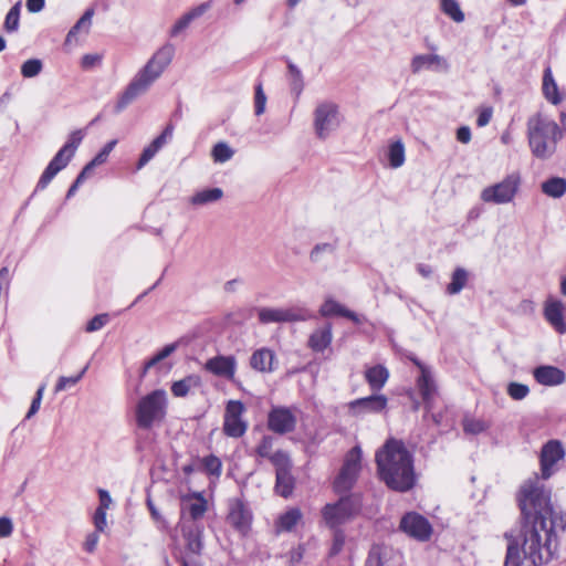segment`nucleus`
<instances>
[{"instance_id": "obj_20", "label": "nucleus", "mask_w": 566, "mask_h": 566, "mask_svg": "<svg viewBox=\"0 0 566 566\" xmlns=\"http://www.w3.org/2000/svg\"><path fill=\"white\" fill-rule=\"evenodd\" d=\"M416 386L424 403L426 411L430 412L433 408V401L437 395V385L431 369L422 370L417 378Z\"/></svg>"}, {"instance_id": "obj_2", "label": "nucleus", "mask_w": 566, "mask_h": 566, "mask_svg": "<svg viewBox=\"0 0 566 566\" xmlns=\"http://www.w3.org/2000/svg\"><path fill=\"white\" fill-rule=\"evenodd\" d=\"M380 479L398 492H407L415 485L412 455L401 441L390 439L376 453Z\"/></svg>"}, {"instance_id": "obj_25", "label": "nucleus", "mask_w": 566, "mask_h": 566, "mask_svg": "<svg viewBox=\"0 0 566 566\" xmlns=\"http://www.w3.org/2000/svg\"><path fill=\"white\" fill-rule=\"evenodd\" d=\"M274 354L269 348H260L255 350L250 358V366L261 373H271Z\"/></svg>"}, {"instance_id": "obj_44", "label": "nucleus", "mask_w": 566, "mask_h": 566, "mask_svg": "<svg viewBox=\"0 0 566 566\" xmlns=\"http://www.w3.org/2000/svg\"><path fill=\"white\" fill-rule=\"evenodd\" d=\"M177 348L176 344H168L163 347L155 356H153L144 365V373H147L151 367L157 365L159 361L164 360L168 356H170Z\"/></svg>"}, {"instance_id": "obj_15", "label": "nucleus", "mask_w": 566, "mask_h": 566, "mask_svg": "<svg viewBox=\"0 0 566 566\" xmlns=\"http://www.w3.org/2000/svg\"><path fill=\"white\" fill-rule=\"evenodd\" d=\"M203 368L206 371L222 377L228 380H233L237 370V359L234 356L218 355L208 359Z\"/></svg>"}, {"instance_id": "obj_13", "label": "nucleus", "mask_w": 566, "mask_h": 566, "mask_svg": "<svg viewBox=\"0 0 566 566\" xmlns=\"http://www.w3.org/2000/svg\"><path fill=\"white\" fill-rule=\"evenodd\" d=\"M296 423V416L287 407H273L268 415V428L277 434L294 431Z\"/></svg>"}, {"instance_id": "obj_61", "label": "nucleus", "mask_w": 566, "mask_h": 566, "mask_svg": "<svg viewBox=\"0 0 566 566\" xmlns=\"http://www.w3.org/2000/svg\"><path fill=\"white\" fill-rule=\"evenodd\" d=\"M191 23V20H190V17H188L187 14H184L178 21H176V23L172 25L171 30H170V35L171 36H176L178 35L181 31H184L185 29H187L189 27V24Z\"/></svg>"}, {"instance_id": "obj_51", "label": "nucleus", "mask_w": 566, "mask_h": 566, "mask_svg": "<svg viewBox=\"0 0 566 566\" xmlns=\"http://www.w3.org/2000/svg\"><path fill=\"white\" fill-rule=\"evenodd\" d=\"M202 465L207 473L214 475L217 478L220 476L222 464H221L220 459L217 458L216 455L211 454V455L205 457L202 459Z\"/></svg>"}, {"instance_id": "obj_55", "label": "nucleus", "mask_w": 566, "mask_h": 566, "mask_svg": "<svg viewBox=\"0 0 566 566\" xmlns=\"http://www.w3.org/2000/svg\"><path fill=\"white\" fill-rule=\"evenodd\" d=\"M109 321L108 314H98L95 315L88 323L86 324L85 331L87 333H93L102 329Z\"/></svg>"}, {"instance_id": "obj_10", "label": "nucleus", "mask_w": 566, "mask_h": 566, "mask_svg": "<svg viewBox=\"0 0 566 566\" xmlns=\"http://www.w3.org/2000/svg\"><path fill=\"white\" fill-rule=\"evenodd\" d=\"M245 411L244 405L240 400H230L226 406L223 432L231 438L242 437L248 429V422L242 416Z\"/></svg>"}, {"instance_id": "obj_50", "label": "nucleus", "mask_w": 566, "mask_h": 566, "mask_svg": "<svg viewBox=\"0 0 566 566\" xmlns=\"http://www.w3.org/2000/svg\"><path fill=\"white\" fill-rule=\"evenodd\" d=\"M266 95L263 91L262 83H258L254 88V113L256 116L265 112Z\"/></svg>"}, {"instance_id": "obj_24", "label": "nucleus", "mask_w": 566, "mask_h": 566, "mask_svg": "<svg viewBox=\"0 0 566 566\" xmlns=\"http://www.w3.org/2000/svg\"><path fill=\"white\" fill-rule=\"evenodd\" d=\"M332 340V325L326 324L311 334L308 338V347L314 352L321 353L331 345Z\"/></svg>"}, {"instance_id": "obj_32", "label": "nucleus", "mask_w": 566, "mask_h": 566, "mask_svg": "<svg viewBox=\"0 0 566 566\" xmlns=\"http://www.w3.org/2000/svg\"><path fill=\"white\" fill-rule=\"evenodd\" d=\"M543 93L547 101L554 105H557L562 102V97L558 94V87L552 75L551 69H546L544 72Z\"/></svg>"}, {"instance_id": "obj_30", "label": "nucleus", "mask_w": 566, "mask_h": 566, "mask_svg": "<svg viewBox=\"0 0 566 566\" xmlns=\"http://www.w3.org/2000/svg\"><path fill=\"white\" fill-rule=\"evenodd\" d=\"M468 280L469 272L464 268H455L451 275V282L446 287V293L449 295L459 294L467 285Z\"/></svg>"}, {"instance_id": "obj_16", "label": "nucleus", "mask_w": 566, "mask_h": 566, "mask_svg": "<svg viewBox=\"0 0 566 566\" xmlns=\"http://www.w3.org/2000/svg\"><path fill=\"white\" fill-rule=\"evenodd\" d=\"M73 157L74 156L69 154L66 149L61 148L42 172L36 184L35 190L45 189L49 186V184L53 180V178L69 165Z\"/></svg>"}, {"instance_id": "obj_62", "label": "nucleus", "mask_w": 566, "mask_h": 566, "mask_svg": "<svg viewBox=\"0 0 566 566\" xmlns=\"http://www.w3.org/2000/svg\"><path fill=\"white\" fill-rule=\"evenodd\" d=\"M13 532L11 518L7 516L0 517V538L9 537Z\"/></svg>"}, {"instance_id": "obj_47", "label": "nucleus", "mask_w": 566, "mask_h": 566, "mask_svg": "<svg viewBox=\"0 0 566 566\" xmlns=\"http://www.w3.org/2000/svg\"><path fill=\"white\" fill-rule=\"evenodd\" d=\"M385 553L381 546L374 545L369 553L368 557L365 562V566H386L385 562Z\"/></svg>"}, {"instance_id": "obj_49", "label": "nucleus", "mask_w": 566, "mask_h": 566, "mask_svg": "<svg viewBox=\"0 0 566 566\" xmlns=\"http://www.w3.org/2000/svg\"><path fill=\"white\" fill-rule=\"evenodd\" d=\"M507 395L514 400H523L530 394V388L527 385L521 382H510L507 385Z\"/></svg>"}, {"instance_id": "obj_14", "label": "nucleus", "mask_w": 566, "mask_h": 566, "mask_svg": "<svg viewBox=\"0 0 566 566\" xmlns=\"http://www.w3.org/2000/svg\"><path fill=\"white\" fill-rule=\"evenodd\" d=\"M565 304L553 296H548L544 302L543 315L546 322L558 334H566Z\"/></svg>"}, {"instance_id": "obj_56", "label": "nucleus", "mask_w": 566, "mask_h": 566, "mask_svg": "<svg viewBox=\"0 0 566 566\" xmlns=\"http://www.w3.org/2000/svg\"><path fill=\"white\" fill-rule=\"evenodd\" d=\"M92 170L93 169L90 166H87V165L84 166L82 171L77 175L74 182L69 188L67 193H66L67 199H70L71 197H73L75 195L78 187L84 182V180L87 178V176L91 174Z\"/></svg>"}, {"instance_id": "obj_23", "label": "nucleus", "mask_w": 566, "mask_h": 566, "mask_svg": "<svg viewBox=\"0 0 566 566\" xmlns=\"http://www.w3.org/2000/svg\"><path fill=\"white\" fill-rule=\"evenodd\" d=\"M448 64L443 57L438 54H419L411 60L412 73H419L423 69H447Z\"/></svg>"}, {"instance_id": "obj_42", "label": "nucleus", "mask_w": 566, "mask_h": 566, "mask_svg": "<svg viewBox=\"0 0 566 566\" xmlns=\"http://www.w3.org/2000/svg\"><path fill=\"white\" fill-rule=\"evenodd\" d=\"M21 1H18L7 13L4 29L8 32H14L19 29Z\"/></svg>"}, {"instance_id": "obj_53", "label": "nucleus", "mask_w": 566, "mask_h": 566, "mask_svg": "<svg viewBox=\"0 0 566 566\" xmlns=\"http://www.w3.org/2000/svg\"><path fill=\"white\" fill-rule=\"evenodd\" d=\"M84 138V132L82 129L74 130L70 137L69 140L64 144L62 149H66L69 154L72 156L75 155L76 149L81 145L82 140Z\"/></svg>"}, {"instance_id": "obj_27", "label": "nucleus", "mask_w": 566, "mask_h": 566, "mask_svg": "<svg viewBox=\"0 0 566 566\" xmlns=\"http://www.w3.org/2000/svg\"><path fill=\"white\" fill-rule=\"evenodd\" d=\"M388 377L389 373L387 368L381 365L373 366L365 371V379L375 391L380 390L385 386Z\"/></svg>"}, {"instance_id": "obj_37", "label": "nucleus", "mask_w": 566, "mask_h": 566, "mask_svg": "<svg viewBox=\"0 0 566 566\" xmlns=\"http://www.w3.org/2000/svg\"><path fill=\"white\" fill-rule=\"evenodd\" d=\"M388 159L391 168H399L403 165L405 146L401 140H396L389 145Z\"/></svg>"}, {"instance_id": "obj_41", "label": "nucleus", "mask_w": 566, "mask_h": 566, "mask_svg": "<svg viewBox=\"0 0 566 566\" xmlns=\"http://www.w3.org/2000/svg\"><path fill=\"white\" fill-rule=\"evenodd\" d=\"M346 307L340 303L336 302L333 298H327L319 308V314L324 317L329 316H342L344 317V313Z\"/></svg>"}, {"instance_id": "obj_36", "label": "nucleus", "mask_w": 566, "mask_h": 566, "mask_svg": "<svg viewBox=\"0 0 566 566\" xmlns=\"http://www.w3.org/2000/svg\"><path fill=\"white\" fill-rule=\"evenodd\" d=\"M234 149L226 142H218L211 149V157L217 164H224L232 159Z\"/></svg>"}, {"instance_id": "obj_52", "label": "nucleus", "mask_w": 566, "mask_h": 566, "mask_svg": "<svg viewBox=\"0 0 566 566\" xmlns=\"http://www.w3.org/2000/svg\"><path fill=\"white\" fill-rule=\"evenodd\" d=\"M463 430L469 434H479L486 430V424L483 420L474 419V418H464L463 419Z\"/></svg>"}, {"instance_id": "obj_1", "label": "nucleus", "mask_w": 566, "mask_h": 566, "mask_svg": "<svg viewBox=\"0 0 566 566\" xmlns=\"http://www.w3.org/2000/svg\"><path fill=\"white\" fill-rule=\"evenodd\" d=\"M521 527L517 534L506 532L504 566H532L548 563L557 549V532L566 528V514L557 512L551 501V491L536 476L523 484L518 494Z\"/></svg>"}, {"instance_id": "obj_38", "label": "nucleus", "mask_w": 566, "mask_h": 566, "mask_svg": "<svg viewBox=\"0 0 566 566\" xmlns=\"http://www.w3.org/2000/svg\"><path fill=\"white\" fill-rule=\"evenodd\" d=\"M441 11L452 19L457 23H461L464 21V13L460 8V4L457 0H441L440 1Z\"/></svg>"}, {"instance_id": "obj_21", "label": "nucleus", "mask_w": 566, "mask_h": 566, "mask_svg": "<svg viewBox=\"0 0 566 566\" xmlns=\"http://www.w3.org/2000/svg\"><path fill=\"white\" fill-rule=\"evenodd\" d=\"M388 399L384 395H371L359 398L349 403L355 415L378 413L387 407Z\"/></svg>"}, {"instance_id": "obj_22", "label": "nucleus", "mask_w": 566, "mask_h": 566, "mask_svg": "<svg viewBox=\"0 0 566 566\" xmlns=\"http://www.w3.org/2000/svg\"><path fill=\"white\" fill-rule=\"evenodd\" d=\"M182 536L186 541L188 552L200 555L203 548L202 533L203 527L196 523H184L181 527Z\"/></svg>"}, {"instance_id": "obj_6", "label": "nucleus", "mask_w": 566, "mask_h": 566, "mask_svg": "<svg viewBox=\"0 0 566 566\" xmlns=\"http://www.w3.org/2000/svg\"><path fill=\"white\" fill-rule=\"evenodd\" d=\"M361 496L357 493L342 496L336 503H328L322 510V517L329 528H339L361 510Z\"/></svg>"}, {"instance_id": "obj_28", "label": "nucleus", "mask_w": 566, "mask_h": 566, "mask_svg": "<svg viewBox=\"0 0 566 566\" xmlns=\"http://www.w3.org/2000/svg\"><path fill=\"white\" fill-rule=\"evenodd\" d=\"M223 197V190L221 188H207L197 191L189 198V202L195 207H201L219 201Z\"/></svg>"}, {"instance_id": "obj_29", "label": "nucleus", "mask_w": 566, "mask_h": 566, "mask_svg": "<svg viewBox=\"0 0 566 566\" xmlns=\"http://www.w3.org/2000/svg\"><path fill=\"white\" fill-rule=\"evenodd\" d=\"M201 386V378L198 375H189L171 385V392L175 397H186L190 389Z\"/></svg>"}, {"instance_id": "obj_9", "label": "nucleus", "mask_w": 566, "mask_h": 566, "mask_svg": "<svg viewBox=\"0 0 566 566\" xmlns=\"http://www.w3.org/2000/svg\"><path fill=\"white\" fill-rule=\"evenodd\" d=\"M338 106L332 102H325L315 108L314 129L319 139H325L340 124Z\"/></svg>"}, {"instance_id": "obj_60", "label": "nucleus", "mask_w": 566, "mask_h": 566, "mask_svg": "<svg viewBox=\"0 0 566 566\" xmlns=\"http://www.w3.org/2000/svg\"><path fill=\"white\" fill-rule=\"evenodd\" d=\"M158 153V150L156 148H154L151 146V144H149L147 147L144 148L139 159H138V163H137V169H140L143 168L146 164H148L154 157L155 155Z\"/></svg>"}, {"instance_id": "obj_46", "label": "nucleus", "mask_w": 566, "mask_h": 566, "mask_svg": "<svg viewBox=\"0 0 566 566\" xmlns=\"http://www.w3.org/2000/svg\"><path fill=\"white\" fill-rule=\"evenodd\" d=\"M116 144H117L116 139H113V140L108 142L101 149V151H98L96 154V156L86 165L90 166L92 169H94L96 166H99V165H103L104 163H106L109 154L112 153V150L114 149Z\"/></svg>"}, {"instance_id": "obj_48", "label": "nucleus", "mask_w": 566, "mask_h": 566, "mask_svg": "<svg viewBox=\"0 0 566 566\" xmlns=\"http://www.w3.org/2000/svg\"><path fill=\"white\" fill-rule=\"evenodd\" d=\"M336 250V247L333 243L324 242L316 244L311 253H310V260L314 263H317L322 260V255L327 253L332 254Z\"/></svg>"}, {"instance_id": "obj_31", "label": "nucleus", "mask_w": 566, "mask_h": 566, "mask_svg": "<svg viewBox=\"0 0 566 566\" xmlns=\"http://www.w3.org/2000/svg\"><path fill=\"white\" fill-rule=\"evenodd\" d=\"M93 15H94L93 8H88L85 10L83 15L78 19V21L71 28V30L66 34L65 44H71L75 40L76 34L81 30H84L85 33H88L91 24H92Z\"/></svg>"}, {"instance_id": "obj_34", "label": "nucleus", "mask_w": 566, "mask_h": 566, "mask_svg": "<svg viewBox=\"0 0 566 566\" xmlns=\"http://www.w3.org/2000/svg\"><path fill=\"white\" fill-rule=\"evenodd\" d=\"M302 518V512L297 507L290 509L283 513L276 523L279 531L291 532Z\"/></svg>"}, {"instance_id": "obj_64", "label": "nucleus", "mask_w": 566, "mask_h": 566, "mask_svg": "<svg viewBox=\"0 0 566 566\" xmlns=\"http://www.w3.org/2000/svg\"><path fill=\"white\" fill-rule=\"evenodd\" d=\"M98 539H99L98 532L88 534L86 536V539L84 543L85 551L88 553H93L97 546Z\"/></svg>"}, {"instance_id": "obj_11", "label": "nucleus", "mask_w": 566, "mask_h": 566, "mask_svg": "<svg viewBox=\"0 0 566 566\" xmlns=\"http://www.w3.org/2000/svg\"><path fill=\"white\" fill-rule=\"evenodd\" d=\"M258 317L261 324L302 322L307 318L304 310L294 307H260Z\"/></svg>"}, {"instance_id": "obj_35", "label": "nucleus", "mask_w": 566, "mask_h": 566, "mask_svg": "<svg viewBox=\"0 0 566 566\" xmlns=\"http://www.w3.org/2000/svg\"><path fill=\"white\" fill-rule=\"evenodd\" d=\"M185 510L188 512L192 523L201 518L207 511V501L201 494H197L193 501L185 504Z\"/></svg>"}, {"instance_id": "obj_5", "label": "nucleus", "mask_w": 566, "mask_h": 566, "mask_svg": "<svg viewBox=\"0 0 566 566\" xmlns=\"http://www.w3.org/2000/svg\"><path fill=\"white\" fill-rule=\"evenodd\" d=\"M167 394L163 389H156L144 396L136 406V424L139 429L148 430L155 423H159L166 416Z\"/></svg>"}, {"instance_id": "obj_19", "label": "nucleus", "mask_w": 566, "mask_h": 566, "mask_svg": "<svg viewBox=\"0 0 566 566\" xmlns=\"http://www.w3.org/2000/svg\"><path fill=\"white\" fill-rule=\"evenodd\" d=\"M533 377L542 386L555 387L566 381L564 370L552 365H541L533 369Z\"/></svg>"}, {"instance_id": "obj_63", "label": "nucleus", "mask_w": 566, "mask_h": 566, "mask_svg": "<svg viewBox=\"0 0 566 566\" xmlns=\"http://www.w3.org/2000/svg\"><path fill=\"white\" fill-rule=\"evenodd\" d=\"M493 109L491 107H484L480 109L478 118H476V125L479 127L486 126L491 118H492Z\"/></svg>"}, {"instance_id": "obj_58", "label": "nucleus", "mask_w": 566, "mask_h": 566, "mask_svg": "<svg viewBox=\"0 0 566 566\" xmlns=\"http://www.w3.org/2000/svg\"><path fill=\"white\" fill-rule=\"evenodd\" d=\"M44 390H45V384L41 385L38 388V390L35 392V396L32 399V402H31V406L29 408V411H28V413L25 416L27 419H30L32 416H34L39 411L40 406H41V401H42V398H43Z\"/></svg>"}, {"instance_id": "obj_8", "label": "nucleus", "mask_w": 566, "mask_h": 566, "mask_svg": "<svg viewBox=\"0 0 566 566\" xmlns=\"http://www.w3.org/2000/svg\"><path fill=\"white\" fill-rule=\"evenodd\" d=\"M360 461L361 449L356 446L347 452L344 464L334 481L336 493L348 492L354 486L360 471Z\"/></svg>"}, {"instance_id": "obj_57", "label": "nucleus", "mask_w": 566, "mask_h": 566, "mask_svg": "<svg viewBox=\"0 0 566 566\" xmlns=\"http://www.w3.org/2000/svg\"><path fill=\"white\" fill-rule=\"evenodd\" d=\"M332 530L334 531V534H333V545L331 547L329 555L335 556L343 549V546L345 544V534L339 528H332Z\"/></svg>"}, {"instance_id": "obj_12", "label": "nucleus", "mask_w": 566, "mask_h": 566, "mask_svg": "<svg viewBox=\"0 0 566 566\" xmlns=\"http://www.w3.org/2000/svg\"><path fill=\"white\" fill-rule=\"evenodd\" d=\"M399 527L408 536L419 542L429 541L432 534L430 522L416 512L406 513L400 521Z\"/></svg>"}, {"instance_id": "obj_4", "label": "nucleus", "mask_w": 566, "mask_h": 566, "mask_svg": "<svg viewBox=\"0 0 566 566\" xmlns=\"http://www.w3.org/2000/svg\"><path fill=\"white\" fill-rule=\"evenodd\" d=\"M526 135L532 155L546 160L556 153L563 130L555 120L536 113L527 119Z\"/></svg>"}, {"instance_id": "obj_54", "label": "nucleus", "mask_w": 566, "mask_h": 566, "mask_svg": "<svg viewBox=\"0 0 566 566\" xmlns=\"http://www.w3.org/2000/svg\"><path fill=\"white\" fill-rule=\"evenodd\" d=\"M273 442H274V439L271 436H263L260 443L255 448L256 455H259L261 458L270 459V457L273 454V453H271L272 448H273Z\"/></svg>"}, {"instance_id": "obj_26", "label": "nucleus", "mask_w": 566, "mask_h": 566, "mask_svg": "<svg viewBox=\"0 0 566 566\" xmlns=\"http://www.w3.org/2000/svg\"><path fill=\"white\" fill-rule=\"evenodd\" d=\"M542 192L553 199H559L566 193V178L553 176L541 184Z\"/></svg>"}, {"instance_id": "obj_33", "label": "nucleus", "mask_w": 566, "mask_h": 566, "mask_svg": "<svg viewBox=\"0 0 566 566\" xmlns=\"http://www.w3.org/2000/svg\"><path fill=\"white\" fill-rule=\"evenodd\" d=\"M275 491L283 497H289L294 490V478L291 471L275 473Z\"/></svg>"}, {"instance_id": "obj_17", "label": "nucleus", "mask_w": 566, "mask_h": 566, "mask_svg": "<svg viewBox=\"0 0 566 566\" xmlns=\"http://www.w3.org/2000/svg\"><path fill=\"white\" fill-rule=\"evenodd\" d=\"M564 455V448L558 440H551L544 444L541 452V470L543 479H548L553 474L552 467L562 460Z\"/></svg>"}, {"instance_id": "obj_18", "label": "nucleus", "mask_w": 566, "mask_h": 566, "mask_svg": "<svg viewBox=\"0 0 566 566\" xmlns=\"http://www.w3.org/2000/svg\"><path fill=\"white\" fill-rule=\"evenodd\" d=\"M251 520L252 514L241 500L230 501L228 521L234 528L245 533L250 527Z\"/></svg>"}, {"instance_id": "obj_3", "label": "nucleus", "mask_w": 566, "mask_h": 566, "mask_svg": "<svg viewBox=\"0 0 566 566\" xmlns=\"http://www.w3.org/2000/svg\"><path fill=\"white\" fill-rule=\"evenodd\" d=\"M175 54L172 44L161 46L145 66L134 76L125 91L118 97L115 113L123 112L138 96L145 94L151 84L160 77L165 69L170 64Z\"/></svg>"}, {"instance_id": "obj_40", "label": "nucleus", "mask_w": 566, "mask_h": 566, "mask_svg": "<svg viewBox=\"0 0 566 566\" xmlns=\"http://www.w3.org/2000/svg\"><path fill=\"white\" fill-rule=\"evenodd\" d=\"M276 472H286L292 469V461L287 452L283 450L275 451L269 459Z\"/></svg>"}, {"instance_id": "obj_45", "label": "nucleus", "mask_w": 566, "mask_h": 566, "mask_svg": "<svg viewBox=\"0 0 566 566\" xmlns=\"http://www.w3.org/2000/svg\"><path fill=\"white\" fill-rule=\"evenodd\" d=\"M88 369V365H86L77 375L65 377L61 376L55 385V392H60L65 390L66 388L71 386H75L85 375L86 370Z\"/></svg>"}, {"instance_id": "obj_7", "label": "nucleus", "mask_w": 566, "mask_h": 566, "mask_svg": "<svg viewBox=\"0 0 566 566\" xmlns=\"http://www.w3.org/2000/svg\"><path fill=\"white\" fill-rule=\"evenodd\" d=\"M521 184V174L517 171L511 172L500 182L485 187L480 193V199L492 205L510 203L517 195Z\"/></svg>"}, {"instance_id": "obj_43", "label": "nucleus", "mask_w": 566, "mask_h": 566, "mask_svg": "<svg viewBox=\"0 0 566 566\" xmlns=\"http://www.w3.org/2000/svg\"><path fill=\"white\" fill-rule=\"evenodd\" d=\"M43 70V63L40 59H30L22 63L21 74L25 78L38 76Z\"/></svg>"}, {"instance_id": "obj_39", "label": "nucleus", "mask_w": 566, "mask_h": 566, "mask_svg": "<svg viewBox=\"0 0 566 566\" xmlns=\"http://www.w3.org/2000/svg\"><path fill=\"white\" fill-rule=\"evenodd\" d=\"M287 69L290 74V86L292 93L298 97L304 88V80L301 70L291 61H287Z\"/></svg>"}, {"instance_id": "obj_59", "label": "nucleus", "mask_w": 566, "mask_h": 566, "mask_svg": "<svg viewBox=\"0 0 566 566\" xmlns=\"http://www.w3.org/2000/svg\"><path fill=\"white\" fill-rule=\"evenodd\" d=\"M93 523L96 528V532H104L107 526L106 511H103L102 509H96L93 516Z\"/></svg>"}]
</instances>
